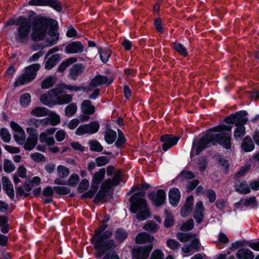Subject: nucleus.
Wrapping results in <instances>:
<instances>
[{"mask_svg":"<svg viewBox=\"0 0 259 259\" xmlns=\"http://www.w3.org/2000/svg\"><path fill=\"white\" fill-rule=\"evenodd\" d=\"M49 29V37L47 42L50 46L55 45L59 38V33L57 31V22L56 20L46 17L37 16L32 21V33L31 38L34 41L43 40Z\"/></svg>","mask_w":259,"mask_h":259,"instance_id":"obj_1","label":"nucleus"},{"mask_svg":"<svg viewBox=\"0 0 259 259\" xmlns=\"http://www.w3.org/2000/svg\"><path fill=\"white\" fill-rule=\"evenodd\" d=\"M148 187V184L138 186L137 188L141 190V194H135L131 198V210L133 213L136 214V218L139 221H144L151 215L143 191Z\"/></svg>","mask_w":259,"mask_h":259,"instance_id":"obj_2","label":"nucleus"},{"mask_svg":"<svg viewBox=\"0 0 259 259\" xmlns=\"http://www.w3.org/2000/svg\"><path fill=\"white\" fill-rule=\"evenodd\" d=\"M106 228V225L101 226L95 232L94 236L92 238V241L96 248L97 254L100 257L107 249L115 246V243L112 240L105 242V240L110 238L112 234L111 231H105Z\"/></svg>","mask_w":259,"mask_h":259,"instance_id":"obj_3","label":"nucleus"},{"mask_svg":"<svg viewBox=\"0 0 259 259\" xmlns=\"http://www.w3.org/2000/svg\"><path fill=\"white\" fill-rule=\"evenodd\" d=\"M177 238L182 242L185 244L182 247V251L187 256L193 253V250L198 251L200 249V244L197 236L191 233H179L177 234Z\"/></svg>","mask_w":259,"mask_h":259,"instance_id":"obj_4","label":"nucleus"},{"mask_svg":"<svg viewBox=\"0 0 259 259\" xmlns=\"http://www.w3.org/2000/svg\"><path fill=\"white\" fill-rule=\"evenodd\" d=\"M21 22L18 26L17 31L15 33V40L19 43L25 44L29 38L31 31L30 20L24 18L20 19Z\"/></svg>","mask_w":259,"mask_h":259,"instance_id":"obj_5","label":"nucleus"},{"mask_svg":"<svg viewBox=\"0 0 259 259\" xmlns=\"http://www.w3.org/2000/svg\"><path fill=\"white\" fill-rule=\"evenodd\" d=\"M39 68V64H33L26 67L25 73L20 76L14 83V87L28 83L34 79Z\"/></svg>","mask_w":259,"mask_h":259,"instance_id":"obj_6","label":"nucleus"},{"mask_svg":"<svg viewBox=\"0 0 259 259\" xmlns=\"http://www.w3.org/2000/svg\"><path fill=\"white\" fill-rule=\"evenodd\" d=\"M63 93V91L60 88H56L48 91V94L50 96L55 98L56 104L62 105L70 103L72 100V96Z\"/></svg>","mask_w":259,"mask_h":259,"instance_id":"obj_7","label":"nucleus"},{"mask_svg":"<svg viewBox=\"0 0 259 259\" xmlns=\"http://www.w3.org/2000/svg\"><path fill=\"white\" fill-rule=\"evenodd\" d=\"M247 113L245 111H240L235 114H232L226 117L224 121L228 123H234L236 126L244 125L247 122L248 119L246 117Z\"/></svg>","mask_w":259,"mask_h":259,"instance_id":"obj_8","label":"nucleus"},{"mask_svg":"<svg viewBox=\"0 0 259 259\" xmlns=\"http://www.w3.org/2000/svg\"><path fill=\"white\" fill-rule=\"evenodd\" d=\"M209 143H212L213 145L214 143L213 135L210 131H208L206 135L201 138L198 144L194 146L196 150L195 154L198 155Z\"/></svg>","mask_w":259,"mask_h":259,"instance_id":"obj_9","label":"nucleus"},{"mask_svg":"<svg viewBox=\"0 0 259 259\" xmlns=\"http://www.w3.org/2000/svg\"><path fill=\"white\" fill-rule=\"evenodd\" d=\"M213 145L217 143L223 146L227 149H230L231 148V137L229 133L213 134Z\"/></svg>","mask_w":259,"mask_h":259,"instance_id":"obj_10","label":"nucleus"},{"mask_svg":"<svg viewBox=\"0 0 259 259\" xmlns=\"http://www.w3.org/2000/svg\"><path fill=\"white\" fill-rule=\"evenodd\" d=\"M28 4L30 6H50L58 12L62 10V5L57 0H30Z\"/></svg>","mask_w":259,"mask_h":259,"instance_id":"obj_11","label":"nucleus"},{"mask_svg":"<svg viewBox=\"0 0 259 259\" xmlns=\"http://www.w3.org/2000/svg\"><path fill=\"white\" fill-rule=\"evenodd\" d=\"M152 247V244L135 247L132 251L133 259H147Z\"/></svg>","mask_w":259,"mask_h":259,"instance_id":"obj_12","label":"nucleus"},{"mask_svg":"<svg viewBox=\"0 0 259 259\" xmlns=\"http://www.w3.org/2000/svg\"><path fill=\"white\" fill-rule=\"evenodd\" d=\"M179 137H175L172 135L165 134L160 137V141L163 142L162 148L163 150L166 151L172 146L177 144Z\"/></svg>","mask_w":259,"mask_h":259,"instance_id":"obj_13","label":"nucleus"},{"mask_svg":"<svg viewBox=\"0 0 259 259\" xmlns=\"http://www.w3.org/2000/svg\"><path fill=\"white\" fill-rule=\"evenodd\" d=\"M112 82V80H109L107 77L102 75H97L91 81L88 87V90L92 91L93 88L104 84L109 85Z\"/></svg>","mask_w":259,"mask_h":259,"instance_id":"obj_14","label":"nucleus"},{"mask_svg":"<svg viewBox=\"0 0 259 259\" xmlns=\"http://www.w3.org/2000/svg\"><path fill=\"white\" fill-rule=\"evenodd\" d=\"M149 197L154 205L156 206L163 204L166 199L165 192L163 190H158L156 193H152Z\"/></svg>","mask_w":259,"mask_h":259,"instance_id":"obj_15","label":"nucleus"},{"mask_svg":"<svg viewBox=\"0 0 259 259\" xmlns=\"http://www.w3.org/2000/svg\"><path fill=\"white\" fill-rule=\"evenodd\" d=\"M121 179H108L104 184H103L101 187L99 193L97 195V198L102 195L104 197L105 195V193L108 192L112 186H115L119 184Z\"/></svg>","mask_w":259,"mask_h":259,"instance_id":"obj_16","label":"nucleus"},{"mask_svg":"<svg viewBox=\"0 0 259 259\" xmlns=\"http://www.w3.org/2000/svg\"><path fill=\"white\" fill-rule=\"evenodd\" d=\"M84 50V46L81 42L76 41L68 44L65 48L67 54H78L82 53Z\"/></svg>","mask_w":259,"mask_h":259,"instance_id":"obj_17","label":"nucleus"},{"mask_svg":"<svg viewBox=\"0 0 259 259\" xmlns=\"http://www.w3.org/2000/svg\"><path fill=\"white\" fill-rule=\"evenodd\" d=\"M69 192V189L65 187L55 186L53 188L47 187L44 191V194L46 196H51L55 193L58 194H66Z\"/></svg>","mask_w":259,"mask_h":259,"instance_id":"obj_18","label":"nucleus"},{"mask_svg":"<svg viewBox=\"0 0 259 259\" xmlns=\"http://www.w3.org/2000/svg\"><path fill=\"white\" fill-rule=\"evenodd\" d=\"M168 198L170 204L174 207L177 206L181 198V193L177 188H171L168 192Z\"/></svg>","mask_w":259,"mask_h":259,"instance_id":"obj_19","label":"nucleus"},{"mask_svg":"<svg viewBox=\"0 0 259 259\" xmlns=\"http://www.w3.org/2000/svg\"><path fill=\"white\" fill-rule=\"evenodd\" d=\"M84 70V66L82 64H76L70 68L69 75L71 79L75 80L78 76L82 73Z\"/></svg>","mask_w":259,"mask_h":259,"instance_id":"obj_20","label":"nucleus"},{"mask_svg":"<svg viewBox=\"0 0 259 259\" xmlns=\"http://www.w3.org/2000/svg\"><path fill=\"white\" fill-rule=\"evenodd\" d=\"M204 207L201 201H199L196 204L195 211L193 215L194 219L197 223L202 222L204 218Z\"/></svg>","mask_w":259,"mask_h":259,"instance_id":"obj_21","label":"nucleus"},{"mask_svg":"<svg viewBox=\"0 0 259 259\" xmlns=\"http://www.w3.org/2000/svg\"><path fill=\"white\" fill-rule=\"evenodd\" d=\"M194 197L193 196H189L186 201L184 206L182 208L181 214L182 217H185L188 215L191 210L193 204Z\"/></svg>","mask_w":259,"mask_h":259,"instance_id":"obj_22","label":"nucleus"},{"mask_svg":"<svg viewBox=\"0 0 259 259\" xmlns=\"http://www.w3.org/2000/svg\"><path fill=\"white\" fill-rule=\"evenodd\" d=\"M254 147V143L251 137L249 136H246L241 143V148L242 150L245 152H248L252 151Z\"/></svg>","mask_w":259,"mask_h":259,"instance_id":"obj_23","label":"nucleus"},{"mask_svg":"<svg viewBox=\"0 0 259 259\" xmlns=\"http://www.w3.org/2000/svg\"><path fill=\"white\" fill-rule=\"evenodd\" d=\"M235 188L236 191L240 194H246L250 191L249 186L244 180L238 181L235 185Z\"/></svg>","mask_w":259,"mask_h":259,"instance_id":"obj_24","label":"nucleus"},{"mask_svg":"<svg viewBox=\"0 0 259 259\" xmlns=\"http://www.w3.org/2000/svg\"><path fill=\"white\" fill-rule=\"evenodd\" d=\"M236 256L238 259H253L254 254L248 249L241 248L237 251Z\"/></svg>","mask_w":259,"mask_h":259,"instance_id":"obj_25","label":"nucleus"},{"mask_svg":"<svg viewBox=\"0 0 259 259\" xmlns=\"http://www.w3.org/2000/svg\"><path fill=\"white\" fill-rule=\"evenodd\" d=\"M37 140L38 134L29 136L24 144L25 150L29 151L33 149L37 144Z\"/></svg>","mask_w":259,"mask_h":259,"instance_id":"obj_26","label":"nucleus"},{"mask_svg":"<svg viewBox=\"0 0 259 259\" xmlns=\"http://www.w3.org/2000/svg\"><path fill=\"white\" fill-rule=\"evenodd\" d=\"M154 239L153 236L147 233H139L136 238V242L138 244H145L151 243Z\"/></svg>","mask_w":259,"mask_h":259,"instance_id":"obj_27","label":"nucleus"},{"mask_svg":"<svg viewBox=\"0 0 259 259\" xmlns=\"http://www.w3.org/2000/svg\"><path fill=\"white\" fill-rule=\"evenodd\" d=\"M81 109L82 112L86 114H93L95 111V107L92 105V103L89 100H86L82 102Z\"/></svg>","mask_w":259,"mask_h":259,"instance_id":"obj_28","label":"nucleus"},{"mask_svg":"<svg viewBox=\"0 0 259 259\" xmlns=\"http://www.w3.org/2000/svg\"><path fill=\"white\" fill-rule=\"evenodd\" d=\"M3 189L9 197L12 199L14 197L13 186L9 179H4L3 181Z\"/></svg>","mask_w":259,"mask_h":259,"instance_id":"obj_29","label":"nucleus"},{"mask_svg":"<svg viewBox=\"0 0 259 259\" xmlns=\"http://www.w3.org/2000/svg\"><path fill=\"white\" fill-rule=\"evenodd\" d=\"M60 57L59 54H56L50 57L46 61L45 68L47 70H50L56 65L60 60Z\"/></svg>","mask_w":259,"mask_h":259,"instance_id":"obj_30","label":"nucleus"},{"mask_svg":"<svg viewBox=\"0 0 259 259\" xmlns=\"http://www.w3.org/2000/svg\"><path fill=\"white\" fill-rule=\"evenodd\" d=\"M116 137V133L113 130L108 128L105 132L104 139L105 141L109 144H111L115 142Z\"/></svg>","mask_w":259,"mask_h":259,"instance_id":"obj_31","label":"nucleus"},{"mask_svg":"<svg viewBox=\"0 0 259 259\" xmlns=\"http://www.w3.org/2000/svg\"><path fill=\"white\" fill-rule=\"evenodd\" d=\"M31 114L36 117L45 116L49 114V110L42 107H37L32 109Z\"/></svg>","mask_w":259,"mask_h":259,"instance_id":"obj_32","label":"nucleus"},{"mask_svg":"<svg viewBox=\"0 0 259 259\" xmlns=\"http://www.w3.org/2000/svg\"><path fill=\"white\" fill-rule=\"evenodd\" d=\"M77 58L76 57H70L62 62L58 68V71L63 72L68 66L76 62Z\"/></svg>","mask_w":259,"mask_h":259,"instance_id":"obj_33","label":"nucleus"},{"mask_svg":"<svg viewBox=\"0 0 259 259\" xmlns=\"http://www.w3.org/2000/svg\"><path fill=\"white\" fill-rule=\"evenodd\" d=\"M90 149L92 151L97 152H101L103 150V147L97 140H91L88 142Z\"/></svg>","mask_w":259,"mask_h":259,"instance_id":"obj_34","label":"nucleus"},{"mask_svg":"<svg viewBox=\"0 0 259 259\" xmlns=\"http://www.w3.org/2000/svg\"><path fill=\"white\" fill-rule=\"evenodd\" d=\"M56 78L54 76H50L47 77L41 84L42 89H49L52 87L55 83Z\"/></svg>","mask_w":259,"mask_h":259,"instance_id":"obj_35","label":"nucleus"},{"mask_svg":"<svg viewBox=\"0 0 259 259\" xmlns=\"http://www.w3.org/2000/svg\"><path fill=\"white\" fill-rule=\"evenodd\" d=\"M99 52L100 53V58L102 61L103 63H106L108 61L109 58L111 55V50L107 48H100L99 49Z\"/></svg>","mask_w":259,"mask_h":259,"instance_id":"obj_36","label":"nucleus"},{"mask_svg":"<svg viewBox=\"0 0 259 259\" xmlns=\"http://www.w3.org/2000/svg\"><path fill=\"white\" fill-rule=\"evenodd\" d=\"M89 131V134L96 133L99 130L100 124L98 121L91 122L89 124H84Z\"/></svg>","mask_w":259,"mask_h":259,"instance_id":"obj_37","label":"nucleus"},{"mask_svg":"<svg viewBox=\"0 0 259 259\" xmlns=\"http://www.w3.org/2000/svg\"><path fill=\"white\" fill-rule=\"evenodd\" d=\"M58 88H60L63 91L64 89L68 90L71 91H78L82 90L83 91H85L87 90V88L85 87H83L82 86H75V85H67L65 84L64 83L60 84Z\"/></svg>","mask_w":259,"mask_h":259,"instance_id":"obj_38","label":"nucleus"},{"mask_svg":"<svg viewBox=\"0 0 259 259\" xmlns=\"http://www.w3.org/2000/svg\"><path fill=\"white\" fill-rule=\"evenodd\" d=\"M14 138L15 141L19 144L23 145L25 142V136L24 131L21 129L14 134Z\"/></svg>","mask_w":259,"mask_h":259,"instance_id":"obj_39","label":"nucleus"},{"mask_svg":"<svg viewBox=\"0 0 259 259\" xmlns=\"http://www.w3.org/2000/svg\"><path fill=\"white\" fill-rule=\"evenodd\" d=\"M143 229L151 232H156L159 229V226L152 221H148L143 226Z\"/></svg>","mask_w":259,"mask_h":259,"instance_id":"obj_40","label":"nucleus"},{"mask_svg":"<svg viewBox=\"0 0 259 259\" xmlns=\"http://www.w3.org/2000/svg\"><path fill=\"white\" fill-rule=\"evenodd\" d=\"M116 241L118 242H122L127 237V233L123 229L116 230L115 233Z\"/></svg>","mask_w":259,"mask_h":259,"instance_id":"obj_41","label":"nucleus"},{"mask_svg":"<svg viewBox=\"0 0 259 259\" xmlns=\"http://www.w3.org/2000/svg\"><path fill=\"white\" fill-rule=\"evenodd\" d=\"M236 126L237 127L234 132V137L236 140H240L245 134V127L242 125Z\"/></svg>","mask_w":259,"mask_h":259,"instance_id":"obj_42","label":"nucleus"},{"mask_svg":"<svg viewBox=\"0 0 259 259\" xmlns=\"http://www.w3.org/2000/svg\"><path fill=\"white\" fill-rule=\"evenodd\" d=\"M77 111V105L75 103H72L67 105L65 110V113L66 116L71 117L75 114Z\"/></svg>","mask_w":259,"mask_h":259,"instance_id":"obj_43","label":"nucleus"},{"mask_svg":"<svg viewBox=\"0 0 259 259\" xmlns=\"http://www.w3.org/2000/svg\"><path fill=\"white\" fill-rule=\"evenodd\" d=\"M174 50L183 56H186L188 52L186 48L181 44L174 42L172 45Z\"/></svg>","mask_w":259,"mask_h":259,"instance_id":"obj_44","label":"nucleus"},{"mask_svg":"<svg viewBox=\"0 0 259 259\" xmlns=\"http://www.w3.org/2000/svg\"><path fill=\"white\" fill-rule=\"evenodd\" d=\"M174 217L171 212L168 210L165 211L164 226L166 228L171 227L174 224Z\"/></svg>","mask_w":259,"mask_h":259,"instance_id":"obj_45","label":"nucleus"},{"mask_svg":"<svg viewBox=\"0 0 259 259\" xmlns=\"http://www.w3.org/2000/svg\"><path fill=\"white\" fill-rule=\"evenodd\" d=\"M4 169L7 173H11L15 169V166L10 160L5 159L4 161Z\"/></svg>","mask_w":259,"mask_h":259,"instance_id":"obj_46","label":"nucleus"},{"mask_svg":"<svg viewBox=\"0 0 259 259\" xmlns=\"http://www.w3.org/2000/svg\"><path fill=\"white\" fill-rule=\"evenodd\" d=\"M39 180L40 179H27L24 183V189L27 192L30 191L33 188L34 184L38 185L39 183Z\"/></svg>","mask_w":259,"mask_h":259,"instance_id":"obj_47","label":"nucleus"},{"mask_svg":"<svg viewBox=\"0 0 259 259\" xmlns=\"http://www.w3.org/2000/svg\"><path fill=\"white\" fill-rule=\"evenodd\" d=\"M118 138L117 141H116L115 145L118 148H120L122 147L126 142V139L124 137V135L122 132L118 130Z\"/></svg>","mask_w":259,"mask_h":259,"instance_id":"obj_48","label":"nucleus"},{"mask_svg":"<svg viewBox=\"0 0 259 259\" xmlns=\"http://www.w3.org/2000/svg\"><path fill=\"white\" fill-rule=\"evenodd\" d=\"M57 171L59 177L61 178L67 177L69 174V169L67 167L61 165H59L57 167Z\"/></svg>","mask_w":259,"mask_h":259,"instance_id":"obj_49","label":"nucleus"},{"mask_svg":"<svg viewBox=\"0 0 259 259\" xmlns=\"http://www.w3.org/2000/svg\"><path fill=\"white\" fill-rule=\"evenodd\" d=\"M167 246L175 251H177L180 247V243L175 239H169L166 241Z\"/></svg>","mask_w":259,"mask_h":259,"instance_id":"obj_50","label":"nucleus"},{"mask_svg":"<svg viewBox=\"0 0 259 259\" xmlns=\"http://www.w3.org/2000/svg\"><path fill=\"white\" fill-rule=\"evenodd\" d=\"M0 227L1 231L4 233H7L9 231V224L8 223V220L5 217L0 216Z\"/></svg>","mask_w":259,"mask_h":259,"instance_id":"obj_51","label":"nucleus"},{"mask_svg":"<svg viewBox=\"0 0 259 259\" xmlns=\"http://www.w3.org/2000/svg\"><path fill=\"white\" fill-rule=\"evenodd\" d=\"M47 123L45 122V119L40 120L35 118H32L27 121L28 125L30 126H34L35 128L38 127L43 122Z\"/></svg>","mask_w":259,"mask_h":259,"instance_id":"obj_52","label":"nucleus"},{"mask_svg":"<svg viewBox=\"0 0 259 259\" xmlns=\"http://www.w3.org/2000/svg\"><path fill=\"white\" fill-rule=\"evenodd\" d=\"M0 136L2 140L6 143L9 142L11 140V135L5 128H2L0 130Z\"/></svg>","mask_w":259,"mask_h":259,"instance_id":"obj_53","label":"nucleus"},{"mask_svg":"<svg viewBox=\"0 0 259 259\" xmlns=\"http://www.w3.org/2000/svg\"><path fill=\"white\" fill-rule=\"evenodd\" d=\"M60 122V116L55 113H52L50 114L49 123L53 126L57 125Z\"/></svg>","mask_w":259,"mask_h":259,"instance_id":"obj_54","label":"nucleus"},{"mask_svg":"<svg viewBox=\"0 0 259 259\" xmlns=\"http://www.w3.org/2000/svg\"><path fill=\"white\" fill-rule=\"evenodd\" d=\"M30 100V95L28 93H26L21 97L20 99V103L22 106L26 107L28 105Z\"/></svg>","mask_w":259,"mask_h":259,"instance_id":"obj_55","label":"nucleus"},{"mask_svg":"<svg viewBox=\"0 0 259 259\" xmlns=\"http://www.w3.org/2000/svg\"><path fill=\"white\" fill-rule=\"evenodd\" d=\"M164 253L161 250L156 249L151 254L150 259H164Z\"/></svg>","mask_w":259,"mask_h":259,"instance_id":"obj_56","label":"nucleus"},{"mask_svg":"<svg viewBox=\"0 0 259 259\" xmlns=\"http://www.w3.org/2000/svg\"><path fill=\"white\" fill-rule=\"evenodd\" d=\"M109 158L107 156H100L95 159L96 163L98 166L106 165L109 162Z\"/></svg>","mask_w":259,"mask_h":259,"instance_id":"obj_57","label":"nucleus"},{"mask_svg":"<svg viewBox=\"0 0 259 259\" xmlns=\"http://www.w3.org/2000/svg\"><path fill=\"white\" fill-rule=\"evenodd\" d=\"M78 179H68L67 183H64L62 182V179H56V181H55V184H60V185H68L71 186H75L77 183Z\"/></svg>","mask_w":259,"mask_h":259,"instance_id":"obj_58","label":"nucleus"},{"mask_svg":"<svg viewBox=\"0 0 259 259\" xmlns=\"http://www.w3.org/2000/svg\"><path fill=\"white\" fill-rule=\"evenodd\" d=\"M31 158L36 162H45L46 161V157L41 154L35 152L31 155Z\"/></svg>","mask_w":259,"mask_h":259,"instance_id":"obj_59","label":"nucleus"},{"mask_svg":"<svg viewBox=\"0 0 259 259\" xmlns=\"http://www.w3.org/2000/svg\"><path fill=\"white\" fill-rule=\"evenodd\" d=\"M89 186V182L87 179H83L80 183L78 190L79 192H83L87 190Z\"/></svg>","mask_w":259,"mask_h":259,"instance_id":"obj_60","label":"nucleus"},{"mask_svg":"<svg viewBox=\"0 0 259 259\" xmlns=\"http://www.w3.org/2000/svg\"><path fill=\"white\" fill-rule=\"evenodd\" d=\"M232 126H227L225 125H220L214 127L212 128L210 131L213 132H222L224 131H230L231 130Z\"/></svg>","mask_w":259,"mask_h":259,"instance_id":"obj_61","label":"nucleus"},{"mask_svg":"<svg viewBox=\"0 0 259 259\" xmlns=\"http://www.w3.org/2000/svg\"><path fill=\"white\" fill-rule=\"evenodd\" d=\"M193 227V221L192 219H190L181 226V229L183 231H188L191 230Z\"/></svg>","mask_w":259,"mask_h":259,"instance_id":"obj_62","label":"nucleus"},{"mask_svg":"<svg viewBox=\"0 0 259 259\" xmlns=\"http://www.w3.org/2000/svg\"><path fill=\"white\" fill-rule=\"evenodd\" d=\"M89 131L87 130L84 124L80 125L75 131V134L77 136H82L85 134H89Z\"/></svg>","mask_w":259,"mask_h":259,"instance_id":"obj_63","label":"nucleus"},{"mask_svg":"<svg viewBox=\"0 0 259 259\" xmlns=\"http://www.w3.org/2000/svg\"><path fill=\"white\" fill-rule=\"evenodd\" d=\"M251 167L250 164H246L242 167L240 170L236 174L237 177H241L244 176L245 174L249 170Z\"/></svg>","mask_w":259,"mask_h":259,"instance_id":"obj_64","label":"nucleus"}]
</instances>
